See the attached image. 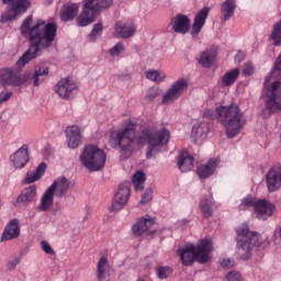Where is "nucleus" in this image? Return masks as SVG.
<instances>
[{"label": "nucleus", "mask_w": 281, "mask_h": 281, "mask_svg": "<svg viewBox=\"0 0 281 281\" xmlns=\"http://www.w3.org/2000/svg\"><path fill=\"white\" fill-rule=\"evenodd\" d=\"M20 260L19 258H15L9 262V269H14L16 265H19Z\"/></svg>", "instance_id": "864d4df0"}, {"label": "nucleus", "mask_w": 281, "mask_h": 281, "mask_svg": "<svg viewBox=\"0 0 281 281\" xmlns=\"http://www.w3.org/2000/svg\"><path fill=\"white\" fill-rule=\"evenodd\" d=\"M2 3L4 5H12V3H14V0H2Z\"/></svg>", "instance_id": "6e6d98bb"}, {"label": "nucleus", "mask_w": 281, "mask_h": 281, "mask_svg": "<svg viewBox=\"0 0 281 281\" xmlns=\"http://www.w3.org/2000/svg\"><path fill=\"white\" fill-rule=\"evenodd\" d=\"M132 181L136 192H142V190H144L146 175L144 173V171H137L136 173H134Z\"/></svg>", "instance_id": "e433bc0d"}, {"label": "nucleus", "mask_w": 281, "mask_h": 281, "mask_svg": "<svg viewBox=\"0 0 281 281\" xmlns=\"http://www.w3.org/2000/svg\"><path fill=\"white\" fill-rule=\"evenodd\" d=\"M216 166H218V159H210L207 164L199 167L198 176L200 177V179H207V177H212V175H214V170H216Z\"/></svg>", "instance_id": "bb28decb"}, {"label": "nucleus", "mask_w": 281, "mask_h": 281, "mask_svg": "<svg viewBox=\"0 0 281 281\" xmlns=\"http://www.w3.org/2000/svg\"><path fill=\"white\" fill-rule=\"evenodd\" d=\"M78 12H80V4L68 2L60 10V20L64 23H69L78 16Z\"/></svg>", "instance_id": "b1692460"}, {"label": "nucleus", "mask_w": 281, "mask_h": 281, "mask_svg": "<svg viewBox=\"0 0 281 281\" xmlns=\"http://www.w3.org/2000/svg\"><path fill=\"white\" fill-rule=\"evenodd\" d=\"M243 74H244V76H252L254 65L250 61L245 64Z\"/></svg>", "instance_id": "de8ad7c7"}, {"label": "nucleus", "mask_w": 281, "mask_h": 281, "mask_svg": "<svg viewBox=\"0 0 281 281\" xmlns=\"http://www.w3.org/2000/svg\"><path fill=\"white\" fill-rule=\"evenodd\" d=\"M87 5H91L97 12L100 10H108L113 5V0H86Z\"/></svg>", "instance_id": "f704fd0d"}, {"label": "nucleus", "mask_w": 281, "mask_h": 281, "mask_svg": "<svg viewBox=\"0 0 281 281\" xmlns=\"http://www.w3.org/2000/svg\"><path fill=\"white\" fill-rule=\"evenodd\" d=\"M153 201V189L148 188L145 190V193L142 196L140 203L146 205V203H150Z\"/></svg>", "instance_id": "37998d69"}, {"label": "nucleus", "mask_w": 281, "mask_h": 281, "mask_svg": "<svg viewBox=\"0 0 281 281\" xmlns=\"http://www.w3.org/2000/svg\"><path fill=\"white\" fill-rule=\"evenodd\" d=\"M249 207H255V214L259 221H267L273 216L276 206L267 200H259L256 202L254 196L248 195L241 200L239 204V210H249Z\"/></svg>", "instance_id": "1a4fd4ad"}, {"label": "nucleus", "mask_w": 281, "mask_h": 281, "mask_svg": "<svg viewBox=\"0 0 281 281\" xmlns=\"http://www.w3.org/2000/svg\"><path fill=\"white\" fill-rule=\"evenodd\" d=\"M189 223H190V220H181V221L179 222V224H180L182 227H186Z\"/></svg>", "instance_id": "5fc2aeb1"}, {"label": "nucleus", "mask_w": 281, "mask_h": 281, "mask_svg": "<svg viewBox=\"0 0 281 281\" xmlns=\"http://www.w3.org/2000/svg\"><path fill=\"white\" fill-rule=\"evenodd\" d=\"M10 98H12V92L10 91L0 92V104H3V102H8Z\"/></svg>", "instance_id": "09e8293b"}, {"label": "nucleus", "mask_w": 281, "mask_h": 281, "mask_svg": "<svg viewBox=\"0 0 281 281\" xmlns=\"http://www.w3.org/2000/svg\"><path fill=\"white\" fill-rule=\"evenodd\" d=\"M106 269H109V259L101 257L97 266V278L99 281L106 280Z\"/></svg>", "instance_id": "72a5a7b5"}, {"label": "nucleus", "mask_w": 281, "mask_h": 281, "mask_svg": "<svg viewBox=\"0 0 281 281\" xmlns=\"http://www.w3.org/2000/svg\"><path fill=\"white\" fill-rule=\"evenodd\" d=\"M102 30H103L102 23H97V24L93 26L91 33L89 34V40H90V41H97V40H98V36H101V35H102Z\"/></svg>", "instance_id": "a19ab883"}, {"label": "nucleus", "mask_w": 281, "mask_h": 281, "mask_svg": "<svg viewBox=\"0 0 281 281\" xmlns=\"http://www.w3.org/2000/svg\"><path fill=\"white\" fill-rule=\"evenodd\" d=\"M201 214L204 218H210L214 214V198L204 196L200 201Z\"/></svg>", "instance_id": "c85d7f7f"}, {"label": "nucleus", "mask_w": 281, "mask_h": 281, "mask_svg": "<svg viewBox=\"0 0 281 281\" xmlns=\"http://www.w3.org/2000/svg\"><path fill=\"white\" fill-rule=\"evenodd\" d=\"M178 168L181 172H190L194 168V157L188 150H182L178 155Z\"/></svg>", "instance_id": "393cba45"}, {"label": "nucleus", "mask_w": 281, "mask_h": 281, "mask_svg": "<svg viewBox=\"0 0 281 281\" xmlns=\"http://www.w3.org/2000/svg\"><path fill=\"white\" fill-rule=\"evenodd\" d=\"M214 60H216V50L214 49H206L202 52L199 58L201 67H204L205 69L212 67L214 65Z\"/></svg>", "instance_id": "7c9ffc66"}, {"label": "nucleus", "mask_w": 281, "mask_h": 281, "mask_svg": "<svg viewBox=\"0 0 281 281\" xmlns=\"http://www.w3.org/2000/svg\"><path fill=\"white\" fill-rule=\"evenodd\" d=\"M226 280L227 281H243V276H240L236 271H231L226 274Z\"/></svg>", "instance_id": "49530a36"}, {"label": "nucleus", "mask_w": 281, "mask_h": 281, "mask_svg": "<svg viewBox=\"0 0 281 281\" xmlns=\"http://www.w3.org/2000/svg\"><path fill=\"white\" fill-rule=\"evenodd\" d=\"M95 16H98V11L91 4L88 5L86 0L83 11L77 18V25L87 27V25H91L95 21Z\"/></svg>", "instance_id": "dca6fc26"}, {"label": "nucleus", "mask_w": 281, "mask_h": 281, "mask_svg": "<svg viewBox=\"0 0 281 281\" xmlns=\"http://www.w3.org/2000/svg\"><path fill=\"white\" fill-rule=\"evenodd\" d=\"M233 265H234V262L231 261V259H224L221 262V266L223 267V269H227V268L232 267Z\"/></svg>", "instance_id": "3c124183"}, {"label": "nucleus", "mask_w": 281, "mask_h": 281, "mask_svg": "<svg viewBox=\"0 0 281 281\" xmlns=\"http://www.w3.org/2000/svg\"><path fill=\"white\" fill-rule=\"evenodd\" d=\"M210 15V8L204 7L202 8L196 14L193 20L192 29H191V36L192 38H196L203 30V25H205V21H207V16Z\"/></svg>", "instance_id": "f3484780"}, {"label": "nucleus", "mask_w": 281, "mask_h": 281, "mask_svg": "<svg viewBox=\"0 0 281 281\" xmlns=\"http://www.w3.org/2000/svg\"><path fill=\"white\" fill-rule=\"evenodd\" d=\"M243 60H245V53L239 50L237 53V55L235 56V61L236 63H243Z\"/></svg>", "instance_id": "603ef678"}, {"label": "nucleus", "mask_w": 281, "mask_h": 281, "mask_svg": "<svg viewBox=\"0 0 281 281\" xmlns=\"http://www.w3.org/2000/svg\"><path fill=\"white\" fill-rule=\"evenodd\" d=\"M234 12H236V0H225L221 4V14L223 21H229V19L234 16Z\"/></svg>", "instance_id": "c756f323"}, {"label": "nucleus", "mask_w": 281, "mask_h": 281, "mask_svg": "<svg viewBox=\"0 0 281 281\" xmlns=\"http://www.w3.org/2000/svg\"><path fill=\"white\" fill-rule=\"evenodd\" d=\"M54 188H47V190L44 192V194L41 198L40 202V212H47V210H52V205H54Z\"/></svg>", "instance_id": "cd10ccee"}, {"label": "nucleus", "mask_w": 281, "mask_h": 281, "mask_svg": "<svg viewBox=\"0 0 281 281\" xmlns=\"http://www.w3.org/2000/svg\"><path fill=\"white\" fill-rule=\"evenodd\" d=\"M184 91H188V81L181 78L173 82L171 87L165 92L161 104H175V102H177V100L183 95Z\"/></svg>", "instance_id": "9d476101"}, {"label": "nucleus", "mask_w": 281, "mask_h": 281, "mask_svg": "<svg viewBox=\"0 0 281 281\" xmlns=\"http://www.w3.org/2000/svg\"><path fill=\"white\" fill-rule=\"evenodd\" d=\"M66 139L68 144V148H78L80 143L82 142V131L78 125H70L66 127Z\"/></svg>", "instance_id": "a211bd4d"}, {"label": "nucleus", "mask_w": 281, "mask_h": 281, "mask_svg": "<svg viewBox=\"0 0 281 281\" xmlns=\"http://www.w3.org/2000/svg\"><path fill=\"white\" fill-rule=\"evenodd\" d=\"M210 133V126L206 123H196L191 130V136L195 139H205Z\"/></svg>", "instance_id": "2f4dec72"}, {"label": "nucleus", "mask_w": 281, "mask_h": 281, "mask_svg": "<svg viewBox=\"0 0 281 281\" xmlns=\"http://www.w3.org/2000/svg\"><path fill=\"white\" fill-rule=\"evenodd\" d=\"M36 199V186L24 189L18 198V203H32Z\"/></svg>", "instance_id": "473e14b6"}, {"label": "nucleus", "mask_w": 281, "mask_h": 281, "mask_svg": "<svg viewBox=\"0 0 281 281\" xmlns=\"http://www.w3.org/2000/svg\"><path fill=\"white\" fill-rule=\"evenodd\" d=\"M49 188H53L56 199H63L64 196H67L69 190L74 189V184H71L69 179L60 177L55 180Z\"/></svg>", "instance_id": "412c9836"}, {"label": "nucleus", "mask_w": 281, "mask_h": 281, "mask_svg": "<svg viewBox=\"0 0 281 281\" xmlns=\"http://www.w3.org/2000/svg\"><path fill=\"white\" fill-rule=\"evenodd\" d=\"M21 236V225L19 224V220H11L5 226L1 240H14V238H19Z\"/></svg>", "instance_id": "5701e85b"}, {"label": "nucleus", "mask_w": 281, "mask_h": 281, "mask_svg": "<svg viewBox=\"0 0 281 281\" xmlns=\"http://www.w3.org/2000/svg\"><path fill=\"white\" fill-rule=\"evenodd\" d=\"M136 27L133 23L116 22L114 25V36L116 38H131L135 36Z\"/></svg>", "instance_id": "4be33fe9"}, {"label": "nucleus", "mask_w": 281, "mask_h": 281, "mask_svg": "<svg viewBox=\"0 0 281 281\" xmlns=\"http://www.w3.org/2000/svg\"><path fill=\"white\" fill-rule=\"evenodd\" d=\"M10 161L16 169L25 168L30 161V153L27 145L20 147L14 154L10 156Z\"/></svg>", "instance_id": "aec40b11"}, {"label": "nucleus", "mask_w": 281, "mask_h": 281, "mask_svg": "<svg viewBox=\"0 0 281 281\" xmlns=\"http://www.w3.org/2000/svg\"><path fill=\"white\" fill-rule=\"evenodd\" d=\"M212 251H214V244L212 239H201L198 245L188 243L182 248L178 249L182 265L190 267L194 261L200 265H206L212 260Z\"/></svg>", "instance_id": "7ed1b4c3"}, {"label": "nucleus", "mask_w": 281, "mask_h": 281, "mask_svg": "<svg viewBox=\"0 0 281 281\" xmlns=\"http://www.w3.org/2000/svg\"><path fill=\"white\" fill-rule=\"evenodd\" d=\"M41 247L44 254H47L48 256H56V251L54 250V248H52V245H49L47 241L45 240L41 241Z\"/></svg>", "instance_id": "c03bdc74"}, {"label": "nucleus", "mask_w": 281, "mask_h": 281, "mask_svg": "<svg viewBox=\"0 0 281 281\" xmlns=\"http://www.w3.org/2000/svg\"><path fill=\"white\" fill-rule=\"evenodd\" d=\"M238 76H240V69L234 68L233 70L226 72L222 79V85L224 87H231V85H234L236 80L238 79Z\"/></svg>", "instance_id": "c9c22d12"}, {"label": "nucleus", "mask_w": 281, "mask_h": 281, "mask_svg": "<svg viewBox=\"0 0 281 281\" xmlns=\"http://www.w3.org/2000/svg\"><path fill=\"white\" fill-rule=\"evenodd\" d=\"M270 38L277 47L281 45V21L274 23Z\"/></svg>", "instance_id": "4c0bfd02"}, {"label": "nucleus", "mask_w": 281, "mask_h": 281, "mask_svg": "<svg viewBox=\"0 0 281 281\" xmlns=\"http://www.w3.org/2000/svg\"><path fill=\"white\" fill-rule=\"evenodd\" d=\"M146 78L153 82H164V78H166V76L159 72V70H148L146 72Z\"/></svg>", "instance_id": "58836bf2"}, {"label": "nucleus", "mask_w": 281, "mask_h": 281, "mask_svg": "<svg viewBox=\"0 0 281 281\" xmlns=\"http://www.w3.org/2000/svg\"><path fill=\"white\" fill-rule=\"evenodd\" d=\"M156 273L159 280H167V278H170V273H172V269H170V267H158L156 268Z\"/></svg>", "instance_id": "ea45409f"}, {"label": "nucleus", "mask_w": 281, "mask_h": 281, "mask_svg": "<svg viewBox=\"0 0 281 281\" xmlns=\"http://www.w3.org/2000/svg\"><path fill=\"white\" fill-rule=\"evenodd\" d=\"M32 1L30 0H14L10 5L8 11L2 14V21H14L16 16L25 14L30 10Z\"/></svg>", "instance_id": "f8f14e48"}, {"label": "nucleus", "mask_w": 281, "mask_h": 281, "mask_svg": "<svg viewBox=\"0 0 281 281\" xmlns=\"http://www.w3.org/2000/svg\"><path fill=\"white\" fill-rule=\"evenodd\" d=\"M32 21L33 16L29 15L21 25V34L29 41V48L16 61V67H25L34 58L43 56V52L54 47L58 24L37 19L32 25Z\"/></svg>", "instance_id": "f257e3e1"}, {"label": "nucleus", "mask_w": 281, "mask_h": 281, "mask_svg": "<svg viewBox=\"0 0 281 281\" xmlns=\"http://www.w3.org/2000/svg\"><path fill=\"white\" fill-rule=\"evenodd\" d=\"M268 192H276L281 188V165L272 167L266 176Z\"/></svg>", "instance_id": "2eb2a0df"}, {"label": "nucleus", "mask_w": 281, "mask_h": 281, "mask_svg": "<svg viewBox=\"0 0 281 281\" xmlns=\"http://www.w3.org/2000/svg\"><path fill=\"white\" fill-rule=\"evenodd\" d=\"M216 119L225 127L227 137H236L247 121L238 104L222 105L216 109Z\"/></svg>", "instance_id": "20e7f679"}, {"label": "nucleus", "mask_w": 281, "mask_h": 281, "mask_svg": "<svg viewBox=\"0 0 281 281\" xmlns=\"http://www.w3.org/2000/svg\"><path fill=\"white\" fill-rule=\"evenodd\" d=\"M124 44L116 43L111 49L110 55H112L114 58L120 56V54H124Z\"/></svg>", "instance_id": "79ce46f5"}, {"label": "nucleus", "mask_w": 281, "mask_h": 281, "mask_svg": "<svg viewBox=\"0 0 281 281\" xmlns=\"http://www.w3.org/2000/svg\"><path fill=\"white\" fill-rule=\"evenodd\" d=\"M171 30L176 32V34H188L190 32V18L186 14H177L171 18Z\"/></svg>", "instance_id": "6ab92c4d"}, {"label": "nucleus", "mask_w": 281, "mask_h": 281, "mask_svg": "<svg viewBox=\"0 0 281 281\" xmlns=\"http://www.w3.org/2000/svg\"><path fill=\"white\" fill-rule=\"evenodd\" d=\"M48 74L49 68L45 66L35 67L33 74H23L21 68L18 67L2 68L0 69V85L1 87H21L27 82L29 85H33V87H40L42 82H45Z\"/></svg>", "instance_id": "f03ea898"}, {"label": "nucleus", "mask_w": 281, "mask_h": 281, "mask_svg": "<svg viewBox=\"0 0 281 281\" xmlns=\"http://www.w3.org/2000/svg\"><path fill=\"white\" fill-rule=\"evenodd\" d=\"M202 117H206L207 120H212V117H214V111L213 110H205L202 114Z\"/></svg>", "instance_id": "8fccbe9b"}, {"label": "nucleus", "mask_w": 281, "mask_h": 281, "mask_svg": "<svg viewBox=\"0 0 281 281\" xmlns=\"http://www.w3.org/2000/svg\"><path fill=\"white\" fill-rule=\"evenodd\" d=\"M45 170H47V165L45 162L40 164L35 170L26 172L23 183L26 186H30V183H35V181H38V179L45 175Z\"/></svg>", "instance_id": "a878e982"}, {"label": "nucleus", "mask_w": 281, "mask_h": 281, "mask_svg": "<svg viewBox=\"0 0 281 281\" xmlns=\"http://www.w3.org/2000/svg\"><path fill=\"white\" fill-rule=\"evenodd\" d=\"M131 196V182H123L119 186V191L114 194V202L111 206V212H120L124 210V205L128 203Z\"/></svg>", "instance_id": "ddd939ff"}, {"label": "nucleus", "mask_w": 281, "mask_h": 281, "mask_svg": "<svg viewBox=\"0 0 281 281\" xmlns=\"http://www.w3.org/2000/svg\"><path fill=\"white\" fill-rule=\"evenodd\" d=\"M81 166L90 172H98L106 164V154L95 145H86L79 156Z\"/></svg>", "instance_id": "6e6552de"}, {"label": "nucleus", "mask_w": 281, "mask_h": 281, "mask_svg": "<svg viewBox=\"0 0 281 281\" xmlns=\"http://www.w3.org/2000/svg\"><path fill=\"white\" fill-rule=\"evenodd\" d=\"M157 95H159V90L157 88H149L145 95V99L148 102H153V100H155V98H157Z\"/></svg>", "instance_id": "a18cd8bd"}, {"label": "nucleus", "mask_w": 281, "mask_h": 281, "mask_svg": "<svg viewBox=\"0 0 281 281\" xmlns=\"http://www.w3.org/2000/svg\"><path fill=\"white\" fill-rule=\"evenodd\" d=\"M155 225V218L153 217H140L138 221L132 226V234L136 238H144L148 236V234H155V231H150V226Z\"/></svg>", "instance_id": "4468645a"}, {"label": "nucleus", "mask_w": 281, "mask_h": 281, "mask_svg": "<svg viewBox=\"0 0 281 281\" xmlns=\"http://www.w3.org/2000/svg\"><path fill=\"white\" fill-rule=\"evenodd\" d=\"M55 91L63 100H71L78 93V85L69 77L63 78L56 83Z\"/></svg>", "instance_id": "9b49d317"}, {"label": "nucleus", "mask_w": 281, "mask_h": 281, "mask_svg": "<svg viewBox=\"0 0 281 281\" xmlns=\"http://www.w3.org/2000/svg\"><path fill=\"white\" fill-rule=\"evenodd\" d=\"M237 254L241 260H247L251 256L254 247H262V239L258 233L249 232V226L243 224L236 228Z\"/></svg>", "instance_id": "0eeeda50"}, {"label": "nucleus", "mask_w": 281, "mask_h": 281, "mask_svg": "<svg viewBox=\"0 0 281 281\" xmlns=\"http://www.w3.org/2000/svg\"><path fill=\"white\" fill-rule=\"evenodd\" d=\"M110 145L114 150L121 153L123 159H128L133 155L135 146H137V134L133 124L112 132L110 135Z\"/></svg>", "instance_id": "39448f33"}, {"label": "nucleus", "mask_w": 281, "mask_h": 281, "mask_svg": "<svg viewBox=\"0 0 281 281\" xmlns=\"http://www.w3.org/2000/svg\"><path fill=\"white\" fill-rule=\"evenodd\" d=\"M170 139V131L167 128H161L156 132H150V130H143L137 137L136 142L138 146H144L148 144L146 157L147 159H153L162 146H166Z\"/></svg>", "instance_id": "423d86ee"}]
</instances>
